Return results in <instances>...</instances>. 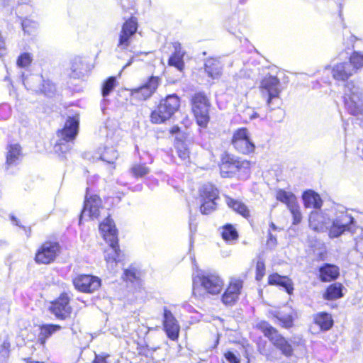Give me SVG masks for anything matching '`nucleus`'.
Here are the masks:
<instances>
[{
    "label": "nucleus",
    "instance_id": "nucleus-1",
    "mask_svg": "<svg viewBox=\"0 0 363 363\" xmlns=\"http://www.w3.org/2000/svg\"><path fill=\"white\" fill-rule=\"evenodd\" d=\"M101 234L108 243L109 247L104 251V258L109 270L113 271L121 261V251L118 245V231L114 221L110 216L106 217L99 225Z\"/></svg>",
    "mask_w": 363,
    "mask_h": 363
},
{
    "label": "nucleus",
    "instance_id": "nucleus-2",
    "mask_svg": "<svg viewBox=\"0 0 363 363\" xmlns=\"http://www.w3.org/2000/svg\"><path fill=\"white\" fill-rule=\"evenodd\" d=\"M355 227L356 221L347 208L342 205H336L330 221L329 237L337 238L347 232L352 233Z\"/></svg>",
    "mask_w": 363,
    "mask_h": 363
},
{
    "label": "nucleus",
    "instance_id": "nucleus-3",
    "mask_svg": "<svg viewBox=\"0 0 363 363\" xmlns=\"http://www.w3.org/2000/svg\"><path fill=\"white\" fill-rule=\"evenodd\" d=\"M79 119L77 115L68 116L63 128L58 130V140L55 145L56 152L65 153L70 149L69 143L73 142L79 133Z\"/></svg>",
    "mask_w": 363,
    "mask_h": 363
},
{
    "label": "nucleus",
    "instance_id": "nucleus-4",
    "mask_svg": "<svg viewBox=\"0 0 363 363\" xmlns=\"http://www.w3.org/2000/svg\"><path fill=\"white\" fill-rule=\"evenodd\" d=\"M180 99L176 94L167 95L160 100L157 108L152 111L150 121L153 123L160 124L168 119L179 110Z\"/></svg>",
    "mask_w": 363,
    "mask_h": 363
},
{
    "label": "nucleus",
    "instance_id": "nucleus-5",
    "mask_svg": "<svg viewBox=\"0 0 363 363\" xmlns=\"http://www.w3.org/2000/svg\"><path fill=\"white\" fill-rule=\"evenodd\" d=\"M344 105L348 113L353 116L363 111V91L354 82H348L343 89Z\"/></svg>",
    "mask_w": 363,
    "mask_h": 363
},
{
    "label": "nucleus",
    "instance_id": "nucleus-6",
    "mask_svg": "<svg viewBox=\"0 0 363 363\" xmlns=\"http://www.w3.org/2000/svg\"><path fill=\"white\" fill-rule=\"evenodd\" d=\"M191 110L197 124L205 128L210 120L209 109L211 103L203 92L196 93L191 99Z\"/></svg>",
    "mask_w": 363,
    "mask_h": 363
},
{
    "label": "nucleus",
    "instance_id": "nucleus-7",
    "mask_svg": "<svg viewBox=\"0 0 363 363\" xmlns=\"http://www.w3.org/2000/svg\"><path fill=\"white\" fill-rule=\"evenodd\" d=\"M258 328L284 356L291 357L293 354L294 350L291 344L269 323L262 321L258 324Z\"/></svg>",
    "mask_w": 363,
    "mask_h": 363
},
{
    "label": "nucleus",
    "instance_id": "nucleus-8",
    "mask_svg": "<svg viewBox=\"0 0 363 363\" xmlns=\"http://www.w3.org/2000/svg\"><path fill=\"white\" fill-rule=\"evenodd\" d=\"M250 167V162L233 155H227L220 165L222 177H232L238 172L247 173Z\"/></svg>",
    "mask_w": 363,
    "mask_h": 363
},
{
    "label": "nucleus",
    "instance_id": "nucleus-9",
    "mask_svg": "<svg viewBox=\"0 0 363 363\" xmlns=\"http://www.w3.org/2000/svg\"><path fill=\"white\" fill-rule=\"evenodd\" d=\"M259 89L262 98L270 107L272 101L279 99L281 92L280 80L275 76L267 75L262 79Z\"/></svg>",
    "mask_w": 363,
    "mask_h": 363
},
{
    "label": "nucleus",
    "instance_id": "nucleus-10",
    "mask_svg": "<svg viewBox=\"0 0 363 363\" xmlns=\"http://www.w3.org/2000/svg\"><path fill=\"white\" fill-rule=\"evenodd\" d=\"M161 82V77L154 75L150 76L141 86L130 89L131 99L137 101L149 99L157 91Z\"/></svg>",
    "mask_w": 363,
    "mask_h": 363
},
{
    "label": "nucleus",
    "instance_id": "nucleus-11",
    "mask_svg": "<svg viewBox=\"0 0 363 363\" xmlns=\"http://www.w3.org/2000/svg\"><path fill=\"white\" fill-rule=\"evenodd\" d=\"M231 143L238 152L243 155L253 153L255 150V143L246 128H238L233 133Z\"/></svg>",
    "mask_w": 363,
    "mask_h": 363
},
{
    "label": "nucleus",
    "instance_id": "nucleus-12",
    "mask_svg": "<svg viewBox=\"0 0 363 363\" xmlns=\"http://www.w3.org/2000/svg\"><path fill=\"white\" fill-rule=\"evenodd\" d=\"M200 196L202 202L201 213L208 215L213 212L216 207V201L219 198L217 188L211 184H205L200 190Z\"/></svg>",
    "mask_w": 363,
    "mask_h": 363
},
{
    "label": "nucleus",
    "instance_id": "nucleus-13",
    "mask_svg": "<svg viewBox=\"0 0 363 363\" xmlns=\"http://www.w3.org/2000/svg\"><path fill=\"white\" fill-rule=\"evenodd\" d=\"M197 279L204 290L211 294H219L223 286V281L218 274L216 273H206L194 278V290H195Z\"/></svg>",
    "mask_w": 363,
    "mask_h": 363
},
{
    "label": "nucleus",
    "instance_id": "nucleus-14",
    "mask_svg": "<svg viewBox=\"0 0 363 363\" xmlns=\"http://www.w3.org/2000/svg\"><path fill=\"white\" fill-rule=\"evenodd\" d=\"M60 250V246L58 242L47 241L37 251L35 260L38 264H50L55 259Z\"/></svg>",
    "mask_w": 363,
    "mask_h": 363
},
{
    "label": "nucleus",
    "instance_id": "nucleus-15",
    "mask_svg": "<svg viewBox=\"0 0 363 363\" xmlns=\"http://www.w3.org/2000/svg\"><path fill=\"white\" fill-rule=\"evenodd\" d=\"M70 298L67 293H62L51 303L50 311L56 318L66 320L72 313V308L69 305Z\"/></svg>",
    "mask_w": 363,
    "mask_h": 363
},
{
    "label": "nucleus",
    "instance_id": "nucleus-16",
    "mask_svg": "<svg viewBox=\"0 0 363 363\" xmlns=\"http://www.w3.org/2000/svg\"><path fill=\"white\" fill-rule=\"evenodd\" d=\"M89 188H86L83 209L79 216V223L86 217L94 220L98 218L99 210L101 207V200L97 195H88Z\"/></svg>",
    "mask_w": 363,
    "mask_h": 363
},
{
    "label": "nucleus",
    "instance_id": "nucleus-17",
    "mask_svg": "<svg viewBox=\"0 0 363 363\" xmlns=\"http://www.w3.org/2000/svg\"><path fill=\"white\" fill-rule=\"evenodd\" d=\"M137 30V18L131 16L128 20H126L122 26L117 49H120L121 50L128 49L130 45L131 38L135 34Z\"/></svg>",
    "mask_w": 363,
    "mask_h": 363
},
{
    "label": "nucleus",
    "instance_id": "nucleus-18",
    "mask_svg": "<svg viewBox=\"0 0 363 363\" xmlns=\"http://www.w3.org/2000/svg\"><path fill=\"white\" fill-rule=\"evenodd\" d=\"M75 289L84 293H92L101 286V279L89 274H80L72 279Z\"/></svg>",
    "mask_w": 363,
    "mask_h": 363
},
{
    "label": "nucleus",
    "instance_id": "nucleus-19",
    "mask_svg": "<svg viewBox=\"0 0 363 363\" xmlns=\"http://www.w3.org/2000/svg\"><path fill=\"white\" fill-rule=\"evenodd\" d=\"M163 327L167 336L171 340L179 337L180 326L173 313L167 308H163Z\"/></svg>",
    "mask_w": 363,
    "mask_h": 363
},
{
    "label": "nucleus",
    "instance_id": "nucleus-20",
    "mask_svg": "<svg viewBox=\"0 0 363 363\" xmlns=\"http://www.w3.org/2000/svg\"><path fill=\"white\" fill-rule=\"evenodd\" d=\"M243 286V281L240 279L232 278L228 288L222 295V302L226 306L233 305L238 299Z\"/></svg>",
    "mask_w": 363,
    "mask_h": 363
},
{
    "label": "nucleus",
    "instance_id": "nucleus-21",
    "mask_svg": "<svg viewBox=\"0 0 363 363\" xmlns=\"http://www.w3.org/2000/svg\"><path fill=\"white\" fill-rule=\"evenodd\" d=\"M308 221L310 228L315 231L330 230L331 218L321 211H312L310 213Z\"/></svg>",
    "mask_w": 363,
    "mask_h": 363
},
{
    "label": "nucleus",
    "instance_id": "nucleus-22",
    "mask_svg": "<svg viewBox=\"0 0 363 363\" xmlns=\"http://www.w3.org/2000/svg\"><path fill=\"white\" fill-rule=\"evenodd\" d=\"M21 157V147L18 144H11L8 147L6 160L4 164L5 170L13 173V167L19 164Z\"/></svg>",
    "mask_w": 363,
    "mask_h": 363
},
{
    "label": "nucleus",
    "instance_id": "nucleus-23",
    "mask_svg": "<svg viewBox=\"0 0 363 363\" xmlns=\"http://www.w3.org/2000/svg\"><path fill=\"white\" fill-rule=\"evenodd\" d=\"M331 74L336 81L345 82L354 74V69L350 62H340L333 66Z\"/></svg>",
    "mask_w": 363,
    "mask_h": 363
},
{
    "label": "nucleus",
    "instance_id": "nucleus-24",
    "mask_svg": "<svg viewBox=\"0 0 363 363\" xmlns=\"http://www.w3.org/2000/svg\"><path fill=\"white\" fill-rule=\"evenodd\" d=\"M340 275L339 267L333 264L325 263L318 268V279L322 282L336 280Z\"/></svg>",
    "mask_w": 363,
    "mask_h": 363
},
{
    "label": "nucleus",
    "instance_id": "nucleus-25",
    "mask_svg": "<svg viewBox=\"0 0 363 363\" xmlns=\"http://www.w3.org/2000/svg\"><path fill=\"white\" fill-rule=\"evenodd\" d=\"M302 199L306 208L319 210L323 206L320 196L313 190H306L303 193Z\"/></svg>",
    "mask_w": 363,
    "mask_h": 363
},
{
    "label": "nucleus",
    "instance_id": "nucleus-26",
    "mask_svg": "<svg viewBox=\"0 0 363 363\" xmlns=\"http://www.w3.org/2000/svg\"><path fill=\"white\" fill-rule=\"evenodd\" d=\"M268 284L269 285L280 286L289 294H291L294 291L291 279L286 276H281L277 273H274L269 276Z\"/></svg>",
    "mask_w": 363,
    "mask_h": 363
},
{
    "label": "nucleus",
    "instance_id": "nucleus-27",
    "mask_svg": "<svg viewBox=\"0 0 363 363\" xmlns=\"http://www.w3.org/2000/svg\"><path fill=\"white\" fill-rule=\"evenodd\" d=\"M221 62L216 58H209L205 61L204 70L208 77L213 79H218L222 74Z\"/></svg>",
    "mask_w": 363,
    "mask_h": 363
},
{
    "label": "nucleus",
    "instance_id": "nucleus-28",
    "mask_svg": "<svg viewBox=\"0 0 363 363\" xmlns=\"http://www.w3.org/2000/svg\"><path fill=\"white\" fill-rule=\"evenodd\" d=\"M42 77L39 75H32L30 78L26 79L23 80L24 85L33 91H42L45 92V94L49 96H51L52 94H54L55 91V88L52 86V89H50L49 93H47L45 89V85L42 86Z\"/></svg>",
    "mask_w": 363,
    "mask_h": 363
},
{
    "label": "nucleus",
    "instance_id": "nucleus-29",
    "mask_svg": "<svg viewBox=\"0 0 363 363\" xmlns=\"http://www.w3.org/2000/svg\"><path fill=\"white\" fill-rule=\"evenodd\" d=\"M313 322L321 331L329 330L333 325V319L327 312H320L313 315Z\"/></svg>",
    "mask_w": 363,
    "mask_h": 363
},
{
    "label": "nucleus",
    "instance_id": "nucleus-30",
    "mask_svg": "<svg viewBox=\"0 0 363 363\" xmlns=\"http://www.w3.org/2000/svg\"><path fill=\"white\" fill-rule=\"evenodd\" d=\"M174 52L171 55L168 60V65L176 67L179 71L184 69V62L183 60L184 52L181 51L180 44L175 43L174 45Z\"/></svg>",
    "mask_w": 363,
    "mask_h": 363
},
{
    "label": "nucleus",
    "instance_id": "nucleus-31",
    "mask_svg": "<svg viewBox=\"0 0 363 363\" xmlns=\"http://www.w3.org/2000/svg\"><path fill=\"white\" fill-rule=\"evenodd\" d=\"M71 77L74 79L83 77L87 72V65L79 57H74L72 62Z\"/></svg>",
    "mask_w": 363,
    "mask_h": 363
},
{
    "label": "nucleus",
    "instance_id": "nucleus-32",
    "mask_svg": "<svg viewBox=\"0 0 363 363\" xmlns=\"http://www.w3.org/2000/svg\"><path fill=\"white\" fill-rule=\"evenodd\" d=\"M62 328L60 325L57 324H44L40 326V332L38 335V341L41 345H44L46 340L55 333Z\"/></svg>",
    "mask_w": 363,
    "mask_h": 363
},
{
    "label": "nucleus",
    "instance_id": "nucleus-33",
    "mask_svg": "<svg viewBox=\"0 0 363 363\" xmlns=\"http://www.w3.org/2000/svg\"><path fill=\"white\" fill-rule=\"evenodd\" d=\"M342 289L343 286L340 283L332 284L327 287L323 298L328 301L340 298L343 296Z\"/></svg>",
    "mask_w": 363,
    "mask_h": 363
},
{
    "label": "nucleus",
    "instance_id": "nucleus-34",
    "mask_svg": "<svg viewBox=\"0 0 363 363\" xmlns=\"http://www.w3.org/2000/svg\"><path fill=\"white\" fill-rule=\"evenodd\" d=\"M225 202L229 208H232L238 213L242 215L243 217L247 218L250 216V211L247 207L241 201L226 196Z\"/></svg>",
    "mask_w": 363,
    "mask_h": 363
},
{
    "label": "nucleus",
    "instance_id": "nucleus-35",
    "mask_svg": "<svg viewBox=\"0 0 363 363\" xmlns=\"http://www.w3.org/2000/svg\"><path fill=\"white\" fill-rule=\"evenodd\" d=\"M277 199L279 201L286 204L288 208L291 205L297 203L295 195L291 192L286 191L283 189H279L277 193Z\"/></svg>",
    "mask_w": 363,
    "mask_h": 363
},
{
    "label": "nucleus",
    "instance_id": "nucleus-36",
    "mask_svg": "<svg viewBox=\"0 0 363 363\" xmlns=\"http://www.w3.org/2000/svg\"><path fill=\"white\" fill-rule=\"evenodd\" d=\"M118 152L113 147L106 146L104 152L100 155L99 158L109 164H113L118 158Z\"/></svg>",
    "mask_w": 363,
    "mask_h": 363
},
{
    "label": "nucleus",
    "instance_id": "nucleus-37",
    "mask_svg": "<svg viewBox=\"0 0 363 363\" xmlns=\"http://www.w3.org/2000/svg\"><path fill=\"white\" fill-rule=\"evenodd\" d=\"M221 236L224 240L229 242L237 240L238 233L233 225L226 224L222 228Z\"/></svg>",
    "mask_w": 363,
    "mask_h": 363
},
{
    "label": "nucleus",
    "instance_id": "nucleus-38",
    "mask_svg": "<svg viewBox=\"0 0 363 363\" xmlns=\"http://www.w3.org/2000/svg\"><path fill=\"white\" fill-rule=\"evenodd\" d=\"M273 316L279 322V323L285 328H290L293 325V318L291 315H284L280 312H275Z\"/></svg>",
    "mask_w": 363,
    "mask_h": 363
},
{
    "label": "nucleus",
    "instance_id": "nucleus-39",
    "mask_svg": "<svg viewBox=\"0 0 363 363\" xmlns=\"http://www.w3.org/2000/svg\"><path fill=\"white\" fill-rule=\"evenodd\" d=\"M116 85V79L115 77H108L103 83L101 88V94L104 98L106 97L113 90Z\"/></svg>",
    "mask_w": 363,
    "mask_h": 363
},
{
    "label": "nucleus",
    "instance_id": "nucleus-40",
    "mask_svg": "<svg viewBox=\"0 0 363 363\" xmlns=\"http://www.w3.org/2000/svg\"><path fill=\"white\" fill-rule=\"evenodd\" d=\"M352 67L354 69V73L356 71L363 67V54L360 52L354 51L350 57L349 61Z\"/></svg>",
    "mask_w": 363,
    "mask_h": 363
},
{
    "label": "nucleus",
    "instance_id": "nucleus-41",
    "mask_svg": "<svg viewBox=\"0 0 363 363\" xmlns=\"http://www.w3.org/2000/svg\"><path fill=\"white\" fill-rule=\"evenodd\" d=\"M289 210L290 211L293 217V224L298 225L300 223L302 220V215L298 203L291 205V207L289 208Z\"/></svg>",
    "mask_w": 363,
    "mask_h": 363
},
{
    "label": "nucleus",
    "instance_id": "nucleus-42",
    "mask_svg": "<svg viewBox=\"0 0 363 363\" xmlns=\"http://www.w3.org/2000/svg\"><path fill=\"white\" fill-rule=\"evenodd\" d=\"M38 23L36 21H32L28 18H24L21 21V26L25 33L28 34L32 33L37 28Z\"/></svg>",
    "mask_w": 363,
    "mask_h": 363
},
{
    "label": "nucleus",
    "instance_id": "nucleus-43",
    "mask_svg": "<svg viewBox=\"0 0 363 363\" xmlns=\"http://www.w3.org/2000/svg\"><path fill=\"white\" fill-rule=\"evenodd\" d=\"M131 171L135 177H143L150 172V169L143 164L133 166Z\"/></svg>",
    "mask_w": 363,
    "mask_h": 363
},
{
    "label": "nucleus",
    "instance_id": "nucleus-44",
    "mask_svg": "<svg viewBox=\"0 0 363 363\" xmlns=\"http://www.w3.org/2000/svg\"><path fill=\"white\" fill-rule=\"evenodd\" d=\"M123 277L124 280L134 282L138 279L137 269L134 267H128L124 269Z\"/></svg>",
    "mask_w": 363,
    "mask_h": 363
},
{
    "label": "nucleus",
    "instance_id": "nucleus-45",
    "mask_svg": "<svg viewBox=\"0 0 363 363\" xmlns=\"http://www.w3.org/2000/svg\"><path fill=\"white\" fill-rule=\"evenodd\" d=\"M32 62V57L30 53L23 52L19 55L17 59V65L20 67H26Z\"/></svg>",
    "mask_w": 363,
    "mask_h": 363
},
{
    "label": "nucleus",
    "instance_id": "nucleus-46",
    "mask_svg": "<svg viewBox=\"0 0 363 363\" xmlns=\"http://www.w3.org/2000/svg\"><path fill=\"white\" fill-rule=\"evenodd\" d=\"M177 155L179 157L183 160L186 161L189 157V151L184 143H179L177 146Z\"/></svg>",
    "mask_w": 363,
    "mask_h": 363
},
{
    "label": "nucleus",
    "instance_id": "nucleus-47",
    "mask_svg": "<svg viewBox=\"0 0 363 363\" xmlns=\"http://www.w3.org/2000/svg\"><path fill=\"white\" fill-rule=\"evenodd\" d=\"M265 274V264L262 259L259 258L256 264V275L255 279L260 281Z\"/></svg>",
    "mask_w": 363,
    "mask_h": 363
},
{
    "label": "nucleus",
    "instance_id": "nucleus-48",
    "mask_svg": "<svg viewBox=\"0 0 363 363\" xmlns=\"http://www.w3.org/2000/svg\"><path fill=\"white\" fill-rule=\"evenodd\" d=\"M9 347L10 343L7 341H4L1 345H0V363H4L9 355Z\"/></svg>",
    "mask_w": 363,
    "mask_h": 363
},
{
    "label": "nucleus",
    "instance_id": "nucleus-49",
    "mask_svg": "<svg viewBox=\"0 0 363 363\" xmlns=\"http://www.w3.org/2000/svg\"><path fill=\"white\" fill-rule=\"evenodd\" d=\"M277 245V238L270 232L268 233L267 247L268 249L274 250Z\"/></svg>",
    "mask_w": 363,
    "mask_h": 363
},
{
    "label": "nucleus",
    "instance_id": "nucleus-50",
    "mask_svg": "<svg viewBox=\"0 0 363 363\" xmlns=\"http://www.w3.org/2000/svg\"><path fill=\"white\" fill-rule=\"evenodd\" d=\"M224 357L229 363H240L239 357L231 351L225 352Z\"/></svg>",
    "mask_w": 363,
    "mask_h": 363
},
{
    "label": "nucleus",
    "instance_id": "nucleus-51",
    "mask_svg": "<svg viewBox=\"0 0 363 363\" xmlns=\"http://www.w3.org/2000/svg\"><path fill=\"white\" fill-rule=\"evenodd\" d=\"M109 357L107 356H102L99 354H96L95 358L92 363H108L106 361V357Z\"/></svg>",
    "mask_w": 363,
    "mask_h": 363
},
{
    "label": "nucleus",
    "instance_id": "nucleus-52",
    "mask_svg": "<svg viewBox=\"0 0 363 363\" xmlns=\"http://www.w3.org/2000/svg\"><path fill=\"white\" fill-rule=\"evenodd\" d=\"M194 219L191 216L189 218V229L191 233L196 232V225L194 223Z\"/></svg>",
    "mask_w": 363,
    "mask_h": 363
},
{
    "label": "nucleus",
    "instance_id": "nucleus-53",
    "mask_svg": "<svg viewBox=\"0 0 363 363\" xmlns=\"http://www.w3.org/2000/svg\"><path fill=\"white\" fill-rule=\"evenodd\" d=\"M113 132L107 133L106 138H107L108 145H112V143H113L115 142L114 140L113 139Z\"/></svg>",
    "mask_w": 363,
    "mask_h": 363
},
{
    "label": "nucleus",
    "instance_id": "nucleus-54",
    "mask_svg": "<svg viewBox=\"0 0 363 363\" xmlns=\"http://www.w3.org/2000/svg\"><path fill=\"white\" fill-rule=\"evenodd\" d=\"M358 153L361 155L363 158V140H361L357 144Z\"/></svg>",
    "mask_w": 363,
    "mask_h": 363
},
{
    "label": "nucleus",
    "instance_id": "nucleus-55",
    "mask_svg": "<svg viewBox=\"0 0 363 363\" xmlns=\"http://www.w3.org/2000/svg\"><path fill=\"white\" fill-rule=\"evenodd\" d=\"M170 133L172 135L179 134L180 133V128L177 125H174L172 128Z\"/></svg>",
    "mask_w": 363,
    "mask_h": 363
},
{
    "label": "nucleus",
    "instance_id": "nucleus-56",
    "mask_svg": "<svg viewBox=\"0 0 363 363\" xmlns=\"http://www.w3.org/2000/svg\"><path fill=\"white\" fill-rule=\"evenodd\" d=\"M11 219L12 221H13L15 223V225L21 227V225L19 224V220L15 216H12L11 217ZM21 228H23L26 231V227L21 226Z\"/></svg>",
    "mask_w": 363,
    "mask_h": 363
},
{
    "label": "nucleus",
    "instance_id": "nucleus-57",
    "mask_svg": "<svg viewBox=\"0 0 363 363\" xmlns=\"http://www.w3.org/2000/svg\"><path fill=\"white\" fill-rule=\"evenodd\" d=\"M269 227L274 230H276L277 229V225L272 222L269 224Z\"/></svg>",
    "mask_w": 363,
    "mask_h": 363
},
{
    "label": "nucleus",
    "instance_id": "nucleus-58",
    "mask_svg": "<svg viewBox=\"0 0 363 363\" xmlns=\"http://www.w3.org/2000/svg\"><path fill=\"white\" fill-rule=\"evenodd\" d=\"M132 62H133V58H131V59L128 61V62L127 64H125V65L123 66V69H124V68H125V67H128V66H130V65L132 64Z\"/></svg>",
    "mask_w": 363,
    "mask_h": 363
},
{
    "label": "nucleus",
    "instance_id": "nucleus-59",
    "mask_svg": "<svg viewBox=\"0 0 363 363\" xmlns=\"http://www.w3.org/2000/svg\"><path fill=\"white\" fill-rule=\"evenodd\" d=\"M350 38H351V41L353 42L354 40L355 39V37L354 35H351Z\"/></svg>",
    "mask_w": 363,
    "mask_h": 363
},
{
    "label": "nucleus",
    "instance_id": "nucleus-60",
    "mask_svg": "<svg viewBox=\"0 0 363 363\" xmlns=\"http://www.w3.org/2000/svg\"><path fill=\"white\" fill-rule=\"evenodd\" d=\"M257 116V113H255V114H253V115H252V118H256Z\"/></svg>",
    "mask_w": 363,
    "mask_h": 363
},
{
    "label": "nucleus",
    "instance_id": "nucleus-61",
    "mask_svg": "<svg viewBox=\"0 0 363 363\" xmlns=\"http://www.w3.org/2000/svg\"><path fill=\"white\" fill-rule=\"evenodd\" d=\"M104 130H106L107 127H106V126H105V127L104 128Z\"/></svg>",
    "mask_w": 363,
    "mask_h": 363
},
{
    "label": "nucleus",
    "instance_id": "nucleus-62",
    "mask_svg": "<svg viewBox=\"0 0 363 363\" xmlns=\"http://www.w3.org/2000/svg\"><path fill=\"white\" fill-rule=\"evenodd\" d=\"M245 0H240L241 3H244Z\"/></svg>",
    "mask_w": 363,
    "mask_h": 363
}]
</instances>
